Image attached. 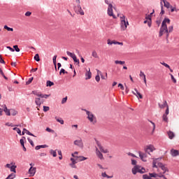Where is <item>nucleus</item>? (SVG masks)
Segmentation results:
<instances>
[{
    "instance_id": "obj_1",
    "label": "nucleus",
    "mask_w": 179,
    "mask_h": 179,
    "mask_svg": "<svg viewBox=\"0 0 179 179\" xmlns=\"http://www.w3.org/2000/svg\"><path fill=\"white\" fill-rule=\"evenodd\" d=\"M121 22H120V27L122 30H127V27H128V25L129 24V22H128V19L125 20V15H122V17H120Z\"/></svg>"
},
{
    "instance_id": "obj_2",
    "label": "nucleus",
    "mask_w": 179,
    "mask_h": 179,
    "mask_svg": "<svg viewBox=\"0 0 179 179\" xmlns=\"http://www.w3.org/2000/svg\"><path fill=\"white\" fill-rule=\"evenodd\" d=\"M131 173L134 176H136L137 173H139L140 174H145V171L141 170V166L139 165L134 166L131 169Z\"/></svg>"
},
{
    "instance_id": "obj_3",
    "label": "nucleus",
    "mask_w": 179,
    "mask_h": 179,
    "mask_svg": "<svg viewBox=\"0 0 179 179\" xmlns=\"http://www.w3.org/2000/svg\"><path fill=\"white\" fill-rule=\"evenodd\" d=\"M164 33H166V34H170L169 31V28L167 26L161 27L159 29V37H162L164 34Z\"/></svg>"
},
{
    "instance_id": "obj_4",
    "label": "nucleus",
    "mask_w": 179,
    "mask_h": 179,
    "mask_svg": "<svg viewBox=\"0 0 179 179\" xmlns=\"http://www.w3.org/2000/svg\"><path fill=\"white\" fill-rule=\"evenodd\" d=\"M108 16H112L113 19L117 18V16H115V15H114V13L113 12V4L111 3L108 4Z\"/></svg>"
},
{
    "instance_id": "obj_5",
    "label": "nucleus",
    "mask_w": 179,
    "mask_h": 179,
    "mask_svg": "<svg viewBox=\"0 0 179 179\" xmlns=\"http://www.w3.org/2000/svg\"><path fill=\"white\" fill-rule=\"evenodd\" d=\"M94 141L99 149V150H101V152H102L103 153H108V150H104V148H103V146H101V143H100V141H99L97 139L94 138Z\"/></svg>"
},
{
    "instance_id": "obj_6",
    "label": "nucleus",
    "mask_w": 179,
    "mask_h": 179,
    "mask_svg": "<svg viewBox=\"0 0 179 179\" xmlns=\"http://www.w3.org/2000/svg\"><path fill=\"white\" fill-rule=\"evenodd\" d=\"M37 168L31 166L28 171L29 177H34Z\"/></svg>"
},
{
    "instance_id": "obj_7",
    "label": "nucleus",
    "mask_w": 179,
    "mask_h": 179,
    "mask_svg": "<svg viewBox=\"0 0 179 179\" xmlns=\"http://www.w3.org/2000/svg\"><path fill=\"white\" fill-rule=\"evenodd\" d=\"M108 45H113V44L115 45H124V43L122 42H119L117 41H111L110 39H108Z\"/></svg>"
},
{
    "instance_id": "obj_8",
    "label": "nucleus",
    "mask_w": 179,
    "mask_h": 179,
    "mask_svg": "<svg viewBox=\"0 0 179 179\" xmlns=\"http://www.w3.org/2000/svg\"><path fill=\"white\" fill-rule=\"evenodd\" d=\"M73 143L76 146L83 148V142L82 141V140H76L74 141Z\"/></svg>"
},
{
    "instance_id": "obj_9",
    "label": "nucleus",
    "mask_w": 179,
    "mask_h": 179,
    "mask_svg": "<svg viewBox=\"0 0 179 179\" xmlns=\"http://www.w3.org/2000/svg\"><path fill=\"white\" fill-rule=\"evenodd\" d=\"M134 90L136 92V93L134 92H132L133 94H134V96H136V97L138 99H143V96L142 95V94H141V92H139V91H138V89L134 88Z\"/></svg>"
},
{
    "instance_id": "obj_10",
    "label": "nucleus",
    "mask_w": 179,
    "mask_h": 179,
    "mask_svg": "<svg viewBox=\"0 0 179 179\" xmlns=\"http://www.w3.org/2000/svg\"><path fill=\"white\" fill-rule=\"evenodd\" d=\"M3 108L6 115L10 117V109H8L6 105H3Z\"/></svg>"
},
{
    "instance_id": "obj_11",
    "label": "nucleus",
    "mask_w": 179,
    "mask_h": 179,
    "mask_svg": "<svg viewBox=\"0 0 179 179\" xmlns=\"http://www.w3.org/2000/svg\"><path fill=\"white\" fill-rule=\"evenodd\" d=\"M76 9H78V13H80V15H85V11L82 10V7L80 6V4H78L77 6L75 7Z\"/></svg>"
},
{
    "instance_id": "obj_12",
    "label": "nucleus",
    "mask_w": 179,
    "mask_h": 179,
    "mask_svg": "<svg viewBox=\"0 0 179 179\" xmlns=\"http://www.w3.org/2000/svg\"><path fill=\"white\" fill-rule=\"evenodd\" d=\"M171 156H173V157H176L177 156H179V151L178 150L172 149L171 150Z\"/></svg>"
},
{
    "instance_id": "obj_13",
    "label": "nucleus",
    "mask_w": 179,
    "mask_h": 179,
    "mask_svg": "<svg viewBox=\"0 0 179 179\" xmlns=\"http://www.w3.org/2000/svg\"><path fill=\"white\" fill-rule=\"evenodd\" d=\"M89 79H92V72L90 70L85 73V80H89Z\"/></svg>"
},
{
    "instance_id": "obj_14",
    "label": "nucleus",
    "mask_w": 179,
    "mask_h": 179,
    "mask_svg": "<svg viewBox=\"0 0 179 179\" xmlns=\"http://www.w3.org/2000/svg\"><path fill=\"white\" fill-rule=\"evenodd\" d=\"M45 148H48V145L45 144V145H36L35 147L36 150H40V149H45Z\"/></svg>"
},
{
    "instance_id": "obj_15",
    "label": "nucleus",
    "mask_w": 179,
    "mask_h": 179,
    "mask_svg": "<svg viewBox=\"0 0 179 179\" xmlns=\"http://www.w3.org/2000/svg\"><path fill=\"white\" fill-rule=\"evenodd\" d=\"M162 2L164 3V6L166 8V9H170L171 5L169 1H167V0H162Z\"/></svg>"
},
{
    "instance_id": "obj_16",
    "label": "nucleus",
    "mask_w": 179,
    "mask_h": 179,
    "mask_svg": "<svg viewBox=\"0 0 179 179\" xmlns=\"http://www.w3.org/2000/svg\"><path fill=\"white\" fill-rule=\"evenodd\" d=\"M20 143L22 146V148H24V143H26V137L22 136V138L20 140Z\"/></svg>"
},
{
    "instance_id": "obj_17",
    "label": "nucleus",
    "mask_w": 179,
    "mask_h": 179,
    "mask_svg": "<svg viewBox=\"0 0 179 179\" xmlns=\"http://www.w3.org/2000/svg\"><path fill=\"white\" fill-rule=\"evenodd\" d=\"M138 155H139V157H140L141 160H142V162H144V163H146V162H148V160L146 159H145V157H143V153L142 152L139 151Z\"/></svg>"
},
{
    "instance_id": "obj_18",
    "label": "nucleus",
    "mask_w": 179,
    "mask_h": 179,
    "mask_svg": "<svg viewBox=\"0 0 179 179\" xmlns=\"http://www.w3.org/2000/svg\"><path fill=\"white\" fill-rule=\"evenodd\" d=\"M96 155L101 160H103L104 159V157H103V154L99 150L98 148H96Z\"/></svg>"
},
{
    "instance_id": "obj_19",
    "label": "nucleus",
    "mask_w": 179,
    "mask_h": 179,
    "mask_svg": "<svg viewBox=\"0 0 179 179\" xmlns=\"http://www.w3.org/2000/svg\"><path fill=\"white\" fill-rule=\"evenodd\" d=\"M158 106L159 108H164L165 107L167 108V106H169V104H167V101L164 100L163 104L158 103Z\"/></svg>"
},
{
    "instance_id": "obj_20",
    "label": "nucleus",
    "mask_w": 179,
    "mask_h": 179,
    "mask_svg": "<svg viewBox=\"0 0 179 179\" xmlns=\"http://www.w3.org/2000/svg\"><path fill=\"white\" fill-rule=\"evenodd\" d=\"M17 110L13 109V108H10V115H13V117H15V115H17Z\"/></svg>"
},
{
    "instance_id": "obj_21",
    "label": "nucleus",
    "mask_w": 179,
    "mask_h": 179,
    "mask_svg": "<svg viewBox=\"0 0 179 179\" xmlns=\"http://www.w3.org/2000/svg\"><path fill=\"white\" fill-rule=\"evenodd\" d=\"M87 119L89 120V121H90V122H93V121H94V115H93V113H91L87 116Z\"/></svg>"
},
{
    "instance_id": "obj_22",
    "label": "nucleus",
    "mask_w": 179,
    "mask_h": 179,
    "mask_svg": "<svg viewBox=\"0 0 179 179\" xmlns=\"http://www.w3.org/2000/svg\"><path fill=\"white\" fill-rule=\"evenodd\" d=\"M24 131H25V134H27V135H29V136H34V138H36V136L34 134H33L31 132H30L26 128H24Z\"/></svg>"
},
{
    "instance_id": "obj_23",
    "label": "nucleus",
    "mask_w": 179,
    "mask_h": 179,
    "mask_svg": "<svg viewBox=\"0 0 179 179\" xmlns=\"http://www.w3.org/2000/svg\"><path fill=\"white\" fill-rule=\"evenodd\" d=\"M168 136H169V139H173L176 136V135L174 134V132H173L171 131H169L168 132Z\"/></svg>"
},
{
    "instance_id": "obj_24",
    "label": "nucleus",
    "mask_w": 179,
    "mask_h": 179,
    "mask_svg": "<svg viewBox=\"0 0 179 179\" xmlns=\"http://www.w3.org/2000/svg\"><path fill=\"white\" fill-rule=\"evenodd\" d=\"M148 150H150V152H153V146L152 145L147 146L145 148V152H147V153H149Z\"/></svg>"
},
{
    "instance_id": "obj_25",
    "label": "nucleus",
    "mask_w": 179,
    "mask_h": 179,
    "mask_svg": "<svg viewBox=\"0 0 179 179\" xmlns=\"http://www.w3.org/2000/svg\"><path fill=\"white\" fill-rule=\"evenodd\" d=\"M46 86H47V87H51L52 86H54V82H52L51 80H47Z\"/></svg>"
},
{
    "instance_id": "obj_26",
    "label": "nucleus",
    "mask_w": 179,
    "mask_h": 179,
    "mask_svg": "<svg viewBox=\"0 0 179 179\" xmlns=\"http://www.w3.org/2000/svg\"><path fill=\"white\" fill-rule=\"evenodd\" d=\"M70 160L71 162V163H70V164H78V162H79V159H75V158H73V157H71L70 159Z\"/></svg>"
},
{
    "instance_id": "obj_27",
    "label": "nucleus",
    "mask_w": 179,
    "mask_h": 179,
    "mask_svg": "<svg viewBox=\"0 0 179 179\" xmlns=\"http://www.w3.org/2000/svg\"><path fill=\"white\" fill-rule=\"evenodd\" d=\"M17 168V166L16 165H12L11 167H10V170L12 173H16V169Z\"/></svg>"
},
{
    "instance_id": "obj_28",
    "label": "nucleus",
    "mask_w": 179,
    "mask_h": 179,
    "mask_svg": "<svg viewBox=\"0 0 179 179\" xmlns=\"http://www.w3.org/2000/svg\"><path fill=\"white\" fill-rule=\"evenodd\" d=\"M34 61H36V62H40V55H38V53H36L34 57Z\"/></svg>"
},
{
    "instance_id": "obj_29",
    "label": "nucleus",
    "mask_w": 179,
    "mask_h": 179,
    "mask_svg": "<svg viewBox=\"0 0 179 179\" xmlns=\"http://www.w3.org/2000/svg\"><path fill=\"white\" fill-rule=\"evenodd\" d=\"M149 176H150V178H157V176H159V173H149Z\"/></svg>"
},
{
    "instance_id": "obj_30",
    "label": "nucleus",
    "mask_w": 179,
    "mask_h": 179,
    "mask_svg": "<svg viewBox=\"0 0 179 179\" xmlns=\"http://www.w3.org/2000/svg\"><path fill=\"white\" fill-rule=\"evenodd\" d=\"M50 154L53 156V157H57V150H50Z\"/></svg>"
},
{
    "instance_id": "obj_31",
    "label": "nucleus",
    "mask_w": 179,
    "mask_h": 179,
    "mask_svg": "<svg viewBox=\"0 0 179 179\" xmlns=\"http://www.w3.org/2000/svg\"><path fill=\"white\" fill-rule=\"evenodd\" d=\"M161 169L164 171L162 174H166V173H169V168L166 167L164 165Z\"/></svg>"
},
{
    "instance_id": "obj_32",
    "label": "nucleus",
    "mask_w": 179,
    "mask_h": 179,
    "mask_svg": "<svg viewBox=\"0 0 179 179\" xmlns=\"http://www.w3.org/2000/svg\"><path fill=\"white\" fill-rule=\"evenodd\" d=\"M35 103L36 106H41V99L40 98H36Z\"/></svg>"
},
{
    "instance_id": "obj_33",
    "label": "nucleus",
    "mask_w": 179,
    "mask_h": 179,
    "mask_svg": "<svg viewBox=\"0 0 179 179\" xmlns=\"http://www.w3.org/2000/svg\"><path fill=\"white\" fill-rule=\"evenodd\" d=\"M168 18H169V17H165V18L163 20V21H162V22L161 27H164V26H167V19H168Z\"/></svg>"
},
{
    "instance_id": "obj_34",
    "label": "nucleus",
    "mask_w": 179,
    "mask_h": 179,
    "mask_svg": "<svg viewBox=\"0 0 179 179\" xmlns=\"http://www.w3.org/2000/svg\"><path fill=\"white\" fill-rule=\"evenodd\" d=\"M66 54H67V55H69V57H71V58H72V59L73 57H75L76 56V55H75V53H72L69 51H67Z\"/></svg>"
},
{
    "instance_id": "obj_35",
    "label": "nucleus",
    "mask_w": 179,
    "mask_h": 179,
    "mask_svg": "<svg viewBox=\"0 0 179 179\" xmlns=\"http://www.w3.org/2000/svg\"><path fill=\"white\" fill-rule=\"evenodd\" d=\"M78 162H84V160H87V157L83 156H78Z\"/></svg>"
},
{
    "instance_id": "obj_36",
    "label": "nucleus",
    "mask_w": 179,
    "mask_h": 179,
    "mask_svg": "<svg viewBox=\"0 0 179 179\" xmlns=\"http://www.w3.org/2000/svg\"><path fill=\"white\" fill-rule=\"evenodd\" d=\"M34 79V77L29 78V80L25 83L26 86H28V85H30V83H31V82H33Z\"/></svg>"
},
{
    "instance_id": "obj_37",
    "label": "nucleus",
    "mask_w": 179,
    "mask_h": 179,
    "mask_svg": "<svg viewBox=\"0 0 179 179\" xmlns=\"http://www.w3.org/2000/svg\"><path fill=\"white\" fill-rule=\"evenodd\" d=\"M3 29H5L7 31H13V28H10L8 27V25H4Z\"/></svg>"
},
{
    "instance_id": "obj_38",
    "label": "nucleus",
    "mask_w": 179,
    "mask_h": 179,
    "mask_svg": "<svg viewBox=\"0 0 179 179\" xmlns=\"http://www.w3.org/2000/svg\"><path fill=\"white\" fill-rule=\"evenodd\" d=\"M13 50L14 51H16V52H20V49L17 45H13Z\"/></svg>"
},
{
    "instance_id": "obj_39",
    "label": "nucleus",
    "mask_w": 179,
    "mask_h": 179,
    "mask_svg": "<svg viewBox=\"0 0 179 179\" xmlns=\"http://www.w3.org/2000/svg\"><path fill=\"white\" fill-rule=\"evenodd\" d=\"M115 64H116V65H124V64H125V62L124 61H120V60H115Z\"/></svg>"
},
{
    "instance_id": "obj_40",
    "label": "nucleus",
    "mask_w": 179,
    "mask_h": 179,
    "mask_svg": "<svg viewBox=\"0 0 179 179\" xmlns=\"http://www.w3.org/2000/svg\"><path fill=\"white\" fill-rule=\"evenodd\" d=\"M148 122H150L152 125H153V129H152V132H155V129H156V124H155V122H153V121L150 120H148Z\"/></svg>"
},
{
    "instance_id": "obj_41",
    "label": "nucleus",
    "mask_w": 179,
    "mask_h": 179,
    "mask_svg": "<svg viewBox=\"0 0 179 179\" xmlns=\"http://www.w3.org/2000/svg\"><path fill=\"white\" fill-rule=\"evenodd\" d=\"M162 120L164 122H169V117H167V115H163Z\"/></svg>"
},
{
    "instance_id": "obj_42",
    "label": "nucleus",
    "mask_w": 179,
    "mask_h": 179,
    "mask_svg": "<svg viewBox=\"0 0 179 179\" xmlns=\"http://www.w3.org/2000/svg\"><path fill=\"white\" fill-rule=\"evenodd\" d=\"M169 75H170L171 79L173 82V83H177V80L176 79V78H174V76H173V74H171V73H169Z\"/></svg>"
},
{
    "instance_id": "obj_43",
    "label": "nucleus",
    "mask_w": 179,
    "mask_h": 179,
    "mask_svg": "<svg viewBox=\"0 0 179 179\" xmlns=\"http://www.w3.org/2000/svg\"><path fill=\"white\" fill-rule=\"evenodd\" d=\"M161 65H163L164 66H165V68H168V69H170V65L167 64V63L164 62H161Z\"/></svg>"
},
{
    "instance_id": "obj_44",
    "label": "nucleus",
    "mask_w": 179,
    "mask_h": 179,
    "mask_svg": "<svg viewBox=\"0 0 179 179\" xmlns=\"http://www.w3.org/2000/svg\"><path fill=\"white\" fill-rule=\"evenodd\" d=\"M97 73H99L101 79H103V80L106 79V77L103 75V73H101V71H100V70H97Z\"/></svg>"
},
{
    "instance_id": "obj_45",
    "label": "nucleus",
    "mask_w": 179,
    "mask_h": 179,
    "mask_svg": "<svg viewBox=\"0 0 179 179\" xmlns=\"http://www.w3.org/2000/svg\"><path fill=\"white\" fill-rule=\"evenodd\" d=\"M73 61L75 62V64H78L79 65V64H80L79 59H78V57H76V56L73 58Z\"/></svg>"
},
{
    "instance_id": "obj_46",
    "label": "nucleus",
    "mask_w": 179,
    "mask_h": 179,
    "mask_svg": "<svg viewBox=\"0 0 179 179\" xmlns=\"http://www.w3.org/2000/svg\"><path fill=\"white\" fill-rule=\"evenodd\" d=\"M27 141L28 142L30 143L31 146H32L33 148H34V143L32 141V140H31L30 138H27Z\"/></svg>"
},
{
    "instance_id": "obj_47",
    "label": "nucleus",
    "mask_w": 179,
    "mask_h": 179,
    "mask_svg": "<svg viewBox=\"0 0 179 179\" xmlns=\"http://www.w3.org/2000/svg\"><path fill=\"white\" fill-rule=\"evenodd\" d=\"M168 30L169 33H173V30H174V27L173 25L169 26Z\"/></svg>"
},
{
    "instance_id": "obj_48",
    "label": "nucleus",
    "mask_w": 179,
    "mask_h": 179,
    "mask_svg": "<svg viewBox=\"0 0 179 179\" xmlns=\"http://www.w3.org/2000/svg\"><path fill=\"white\" fill-rule=\"evenodd\" d=\"M62 73L65 75V73H68V71H65L64 69H61L59 71V75H62Z\"/></svg>"
},
{
    "instance_id": "obj_49",
    "label": "nucleus",
    "mask_w": 179,
    "mask_h": 179,
    "mask_svg": "<svg viewBox=\"0 0 179 179\" xmlns=\"http://www.w3.org/2000/svg\"><path fill=\"white\" fill-rule=\"evenodd\" d=\"M156 164H157L156 160L154 159L153 162H152V168L153 169H157L158 168L157 165H156Z\"/></svg>"
},
{
    "instance_id": "obj_50",
    "label": "nucleus",
    "mask_w": 179,
    "mask_h": 179,
    "mask_svg": "<svg viewBox=\"0 0 179 179\" xmlns=\"http://www.w3.org/2000/svg\"><path fill=\"white\" fill-rule=\"evenodd\" d=\"M43 111L44 113H47V111H50V107L43 106Z\"/></svg>"
},
{
    "instance_id": "obj_51",
    "label": "nucleus",
    "mask_w": 179,
    "mask_h": 179,
    "mask_svg": "<svg viewBox=\"0 0 179 179\" xmlns=\"http://www.w3.org/2000/svg\"><path fill=\"white\" fill-rule=\"evenodd\" d=\"M56 120L57 121V122H59V124H61L62 125H64V120H62V118H57Z\"/></svg>"
},
{
    "instance_id": "obj_52",
    "label": "nucleus",
    "mask_w": 179,
    "mask_h": 179,
    "mask_svg": "<svg viewBox=\"0 0 179 179\" xmlns=\"http://www.w3.org/2000/svg\"><path fill=\"white\" fill-rule=\"evenodd\" d=\"M92 55V57H94V58H99V56L97 55V52L96 51H93Z\"/></svg>"
},
{
    "instance_id": "obj_53",
    "label": "nucleus",
    "mask_w": 179,
    "mask_h": 179,
    "mask_svg": "<svg viewBox=\"0 0 179 179\" xmlns=\"http://www.w3.org/2000/svg\"><path fill=\"white\" fill-rule=\"evenodd\" d=\"M145 19H146V20L150 21V20H152V17L150 16V14L149 15L146 14Z\"/></svg>"
},
{
    "instance_id": "obj_54",
    "label": "nucleus",
    "mask_w": 179,
    "mask_h": 179,
    "mask_svg": "<svg viewBox=\"0 0 179 179\" xmlns=\"http://www.w3.org/2000/svg\"><path fill=\"white\" fill-rule=\"evenodd\" d=\"M53 64L57 65V55H55L52 58Z\"/></svg>"
},
{
    "instance_id": "obj_55",
    "label": "nucleus",
    "mask_w": 179,
    "mask_h": 179,
    "mask_svg": "<svg viewBox=\"0 0 179 179\" xmlns=\"http://www.w3.org/2000/svg\"><path fill=\"white\" fill-rule=\"evenodd\" d=\"M143 179H150L151 178L150 175L148 176V174H144V175H143Z\"/></svg>"
},
{
    "instance_id": "obj_56",
    "label": "nucleus",
    "mask_w": 179,
    "mask_h": 179,
    "mask_svg": "<svg viewBox=\"0 0 179 179\" xmlns=\"http://www.w3.org/2000/svg\"><path fill=\"white\" fill-rule=\"evenodd\" d=\"M45 131H47V132H51L52 134H54V130L52 129H50V127H47L45 129Z\"/></svg>"
},
{
    "instance_id": "obj_57",
    "label": "nucleus",
    "mask_w": 179,
    "mask_h": 179,
    "mask_svg": "<svg viewBox=\"0 0 179 179\" xmlns=\"http://www.w3.org/2000/svg\"><path fill=\"white\" fill-rule=\"evenodd\" d=\"M67 100H68V96H66V97L63 98L62 100V104H64V103L66 101H67Z\"/></svg>"
},
{
    "instance_id": "obj_58",
    "label": "nucleus",
    "mask_w": 179,
    "mask_h": 179,
    "mask_svg": "<svg viewBox=\"0 0 179 179\" xmlns=\"http://www.w3.org/2000/svg\"><path fill=\"white\" fill-rule=\"evenodd\" d=\"M0 64H5V60H3V59L2 58V55H0Z\"/></svg>"
},
{
    "instance_id": "obj_59",
    "label": "nucleus",
    "mask_w": 179,
    "mask_h": 179,
    "mask_svg": "<svg viewBox=\"0 0 179 179\" xmlns=\"http://www.w3.org/2000/svg\"><path fill=\"white\" fill-rule=\"evenodd\" d=\"M118 87H120L121 90H124L125 89V87H124V85L122 83L118 84Z\"/></svg>"
},
{
    "instance_id": "obj_60",
    "label": "nucleus",
    "mask_w": 179,
    "mask_h": 179,
    "mask_svg": "<svg viewBox=\"0 0 179 179\" xmlns=\"http://www.w3.org/2000/svg\"><path fill=\"white\" fill-rule=\"evenodd\" d=\"M32 94H34L35 96H38L40 95V92H37V91H32Z\"/></svg>"
},
{
    "instance_id": "obj_61",
    "label": "nucleus",
    "mask_w": 179,
    "mask_h": 179,
    "mask_svg": "<svg viewBox=\"0 0 179 179\" xmlns=\"http://www.w3.org/2000/svg\"><path fill=\"white\" fill-rule=\"evenodd\" d=\"M95 80L97 82H100V75H99V73L95 76Z\"/></svg>"
},
{
    "instance_id": "obj_62",
    "label": "nucleus",
    "mask_w": 179,
    "mask_h": 179,
    "mask_svg": "<svg viewBox=\"0 0 179 179\" xmlns=\"http://www.w3.org/2000/svg\"><path fill=\"white\" fill-rule=\"evenodd\" d=\"M136 159H131V164L132 166H136Z\"/></svg>"
},
{
    "instance_id": "obj_63",
    "label": "nucleus",
    "mask_w": 179,
    "mask_h": 179,
    "mask_svg": "<svg viewBox=\"0 0 179 179\" xmlns=\"http://www.w3.org/2000/svg\"><path fill=\"white\" fill-rule=\"evenodd\" d=\"M169 8H171V12L172 13L173 12H176V7H173V6H171Z\"/></svg>"
},
{
    "instance_id": "obj_64",
    "label": "nucleus",
    "mask_w": 179,
    "mask_h": 179,
    "mask_svg": "<svg viewBox=\"0 0 179 179\" xmlns=\"http://www.w3.org/2000/svg\"><path fill=\"white\" fill-rule=\"evenodd\" d=\"M164 166V164H163V163H162V162H159L157 164V166L159 167V169H162Z\"/></svg>"
}]
</instances>
